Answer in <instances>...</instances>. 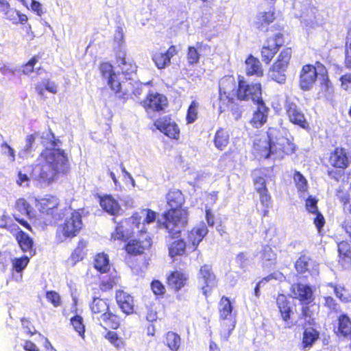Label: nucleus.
Here are the masks:
<instances>
[{"instance_id": "38", "label": "nucleus", "mask_w": 351, "mask_h": 351, "mask_svg": "<svg viewBox=\"0 0 351 351\" xmlns=\"http://www.w3.org/2000/svg\"><path fill=\"white\" fill-rule=\"evenodd\" d=\"M0 12H3L5 18L14 24H16L19 19V11L10 8L9 3L5 0H0Z\"/></svg>"}, {"instance_id": "63", "label": "nucleus", "mask_w": 351, "mask_h": 351, "mask_svg": "<svg viewBox=\"0 0 351 351\" xmlns=\"http://www.w3.org/2000/svg\"><path fill=\"white\" fill-rule=\"evenodd\" d=\"M267 43L270 44V46L274 47L278 51L280 47L284 44L283 35L278 32L274 35V37L269 38Z\"/></svg>"}, {"instance_id": "10", "label": "nucleus", "mask_w": 351, "mask_h": 351, "mask_svg": "<svg viewBox=\"0 0 351 351\" xmlns=\"http://www.w3.org/2000/svg\"><path fill=\"white\" fill-rule=\"evenodd\" d=\"M319 62L316 63V66L306 64L302 66L300 74V87L303 90H311L315 81L320 77Z\"/></svg>"}, {"instance_id": "15", "label": "nucleus", "mask_w": 351, "mask_h": 351, "mask_svg": "<svg viewBox=\"0 0 351 351\" xmlns=\"http://www.w3.org/2000/svg\"><path fill=\"white\" fill-rule=\"evenodd\" d=\"M276 303L282 320L285 322V327L291 328L295 326L296 322L291 319L293 314V306L291 303L284 295H280L276 299Z\"/></svg>"}, {"instance_id": "47", "label": "nucleus", "mask_w": 351, "mask_h": 351, "mask_svg": "<svg viewBox=\"0 0 351 351\" xmlns=\"http://www.w3.org/2000/svg\"><path fill=\"white\" fill-rule=\"evenodd\" d=\"M71 324L73 329L78 333L82 339L85 337V325L84 324L83 317L79 315H75L70 319Z\"/></svg>"}, {"instance_id": "7", "label": "nucleus", "mask_w": 351, "mask_h": 351, "mask_svg": "<svg viewBox=\"0 0 351 351\" xmlns=\"http://www.w3.org/2000/svg\"><path fill=\"white\" fill-rule=\"evenodd\" d=\"M239 100H252L254 104L263 102L262 88L260 82H247L243 77L239 76L237 93Z\"/></svg>"}, {"instance_id": "34", "label": "nucleus", "mask_w": 351, "mask_h": 351, "mask_svg": "<svg viewBox=\"0 0 351 351\" xmlns=\"http://www.w3.org/2000/svg\"><path fill=\"white\" fill-rule=\"evenodd\" d=\"M186 278L184 275L178 271H173L167 278V283L171 288L176 291L180 290L185 285Z\"/></svg>"}, {"instance_id": "13", "label": "nucleus", "mask_w": 351, "mask_h": 351, "mask_svg": "<svg viewBox=\"0 0 351 351\" xmlns=\"http://www.w3.org/2000/svg\"><path fill=\"white\" fill-rule=\"evenodd\" d=\"M291 291L293 298L298 299L302 304H311L314 300L313 288L308 284L294 283L291 285Z\"/></svg>"}, {"instance_id": "14", "label": "nucleus", "mask_w": 351, "mask_h": 351, "mask_svg": "<svg viewBox=\"0 0 351 351\" xmlns=\"http://www.w3.org/2000/svg\"><path fill=\"white\" fill-rule=\"evenodd\" d=\"M285 110L289 121L303 129L308 128V123L301 109L293 102L287 101Z\"/></svg>"}, {"instance_id": "11", "label": "nucleus", "mask_w": 351, "mask_h": 351, "mask_svg": "<svg viewBox=\"0 0 351 351\" xmlns=\"http://www.w3.org/2000/svg\"><path fill=\"white\" fill-rule=\"evenodd\" d=\"M295 268L300 278H308L318 274V265L309 256L301 255L295 263Z\"/></svg>"}, {"instance_id": "36", "label": "nucleus", "mask_w": 351, "mask_h": 351, "mask_svg": "<svg viewBox=\"0 0 351 351\" xmlns=\"http://www.w3.org/2000/svg\"><path fill=\"white\" fill-rule=\"evenodd\" d=\"M220 318L221 319H231L233 306L229 298L223 296L219 304Z\"/></svg>"}, {"instance_id": "46", "label": "nucleus", "mask_w": 351, "mask_h": 351, "mask_svg": "<svg viewBox=\"0 0 351 351\" xmlns=\"http://www.w3.org/2000/svg\"><path fill=\"white\" fill-rule=\"evenodd\" d=\"M152 60L158 69L166 68L171 62L169 56L164 51L156 52L152 56Z\"/></svg>"}, {"instance_id": "4", "label": "nucleus", "mask_w": 351, "mask_h": 351, "mask_svg": "<svg viewBox=\"0 0 351 351\" xmlns=\"http://www.w3.org/2000/svg\"><path fill=\"white\" fill-rule=\"evenodd\" d=\"M117 62L121 70L115 71L109 63H102L100 65V71L104 78L107 80L108 86L112 89L113 86L117 87L118 83L134 80L136 66L131 61H127L124 52L117 53Z\"/></svg>"}, {"instance_id": "17", "label": "nucleus", "mask_w": 351, "mask_h": 351, "mask_svg": "<svg viewBox=\"0 0 351 351\" xmlns=\"http://www.w3.org/2000/svg\"><path fill=\"white\" fill-rule=\"evenodd\" d=\"M208 232V228L204 223L193 228L188 233V249L192 252L197 250V246Z\"/></svg>"}, {"instance_id": "35", "label": "nucleus", "mask_w": 351, "mask_h": 351, "mask_svg": "<svg viewBox=\"0 0 351 351\" xmlns=\"http://www.w3.org/2000/svg\"><path fill=\"white\" fill-rule=\"evenodd\" d=\"M300 318L304 319L305 325L313 326L316 324L315 317V306L311 304H302Z\"/></svg>"}, {"instance_id": "45", "label": "nucleus", "mask_w": 351, "mask_h": 351, "mask_svg": "<svg viewBox=\"0 0 351 351\" xmlns=\"http://www.w3.org/2000/svg\"><path fill=\"white\" fill-rule=\"evenodd\" d=\"M186 244L183 239H178L172 243L169 248V255L171 257L180 256L184 254Z\"/></svg>"}, {"instance_id": "49", "label": "nucleus", "mask_w": 351, "mask_h": 351, "mask_svg": "<svg viewBox=\"0 0 351 351\" xmlns=\"http://www.w3.org/2000/svg\"><path fill=\"white\" fill-rule=\"evenodd\" d=\"M253 180L255 189L258 193L265 192L267 189L266 187V180L265 177L261 173L260 171H254L253 173Z\"/></svg>"}, {"instance_id": "21", "label": "nucleus", "mask_w": 351, "mask_h": 351, "mask_svg": "<svg viewBox=\"0 0 351 351\" xmlns=\"http://www.w3.org/2000/svg\"><path fill=\"white\" fill-rule=\"evenodd\" d=\"M155 125L162 133L171 138L176 139L179 136L178 126L175 122H171L170 119H160L155 123Z\"/></svg>"}, {"instance_id": "42", "label": "nucleus", "mask_w": 351, "mask_h": 351, "mask_svg": "<svg viewBox=\"0 0 351 351\" xmlns=\"http://www.w3.org/2000/svg\"><path fill=\"white\" fill-rule=\"evenodd\" d=\"M165 343L171 350L177 351L181 343L180 335L174 332H168L166 335Z\"/></svg>"}, {"instance_id": "16", "label": "nucleus", "mask_w": 351, "mask_h": 351, "mask_svg": "<svg viewBox=\"0 0 351 351\" xmlns=\"http://www.w3.org/2000/svg\"><path fill=\"white\" fill-rule=\"evenodd\" d=\"M143 84L134 80L131 81H125L118 83V86L111 89L116 94H119V97H123V95L128 93H132L136 97H138L142 93Z\"/></svg>"}, {"instance_id": "50", "label": "nucleus", "mask_w": 351, "mask_h": 351, "mask_svg": "<svg viewBox=\"0 0 351 351\" xmlns=\"http://www.w3.org/2000/svg\"><path fill=\"white\" fill-rule=\"evenodd\" d=\"M0 227L7 229L12 234L18 230L19 226L13 222V219L5 214L0 217Z\"/></svg>"}, {"instance_id": "32", "label": "nucleus", "mask_w": 351, "mask_h": 351, "mask_svg": "<svg viewBox=\"0 0 351 351\" xmlns=\"http://www.w3.org/2000/svg\"><path fill=\"white\" fill-rule=\"evenodd\" d=\"M319 71L320 72L319 80L320 82L322 91L325 93L326 96H330L333 93V87L329 80L327 69L323 64H320Z\"/></svg>"}, {"instance_id": "59", "label": "nucleus", "mask_w": 351, "mask_h": 351, "mask_svg": "<svg viewBox=\"0 0 351 351\" xmlns=\"http://www.w3.org/2000/svg\"><path fill=\"white\" fill-rule=\"evenodd\" d=\"M285 278V276L280 271H275L272 274H270L267 276L262 278L258 284L261 287H263L266 283L269 282L271 280H276L279 281H282Z\"/></svg>"}, {"instance_id": "39", "label": "nucleus", "mask_w": 351, "mask_h": 351, "mask_svg": "<svg viewBox=\"0 0 351 351\" xmlns=\"http://www.w3.org/2000/svg\"><path fill=\"white\" fill-rule=\"evenodd\" d=\"M322 304L328 310V314H338L341 312L340 304L332 296H324Z\"/></svg>"}, {"instance_id": "26", "label": "nucleus", "mask_w": 351, "mask_h": 351, "mask_svg": "<svg viewBox=\"0 0 351 351\" xmlns=\"http://www.w3.org/2000/svg\"><path fill=\"white\" fill-rule=\"evenodd\" d=\"M320 332L313 326L304 327L302 340V349L309 350L319 339Z\"/></svg>"}, {"instance_id": "58", "label": "nucleus", "mask_w": 351, "mask_h": 351, "mask_svg": "<svg viewBox=\"0 0 351 351\" xmlns=\"http://www.w3.org/2000/svg\"><path fill=\"white\" fill-rule=\"evenodd\" d=\"M199 53L195 47L189 46L187 53V60L190 65H194L199 62Z\"/></svg>"}, {"instance_id": "8", "label": "nucleus", "mask_w": 351, "mask_h": 351, "mask_svg": "<svg viewBox=\"0 0 351 351\" xmlns=\"http://www.w3.org/2000/svg\"><path fill=\"white\" fill-rule=\"evenodd\" d=\"M291 53V48L284 49L280 52L277 60L269 70L268 76L270 79L279 84H284L285 82V71L288 67Z\"/></svg>"}, {"instance_id": "61", "label": "nucleus", "mask_w": 351, "mask_h": 351, "mask_svg": "<svg viewBox=\"0 0 351 351\" xmlns=\"http://www.w3.org/2000/svg\"><path fill=\"white\" fill-rule=\"evenodd\" d=\"M15 207L21 214L29 215L31 206L25 199H19L16 201Z\"/></svg>"}, {"instance_id": "54", "label": "nucleus", "mask_w": 351, "mask_h": 351, "mask_svg": "<svg viewBox=\"0 0 351 351\" xmlns=\"http://www.w3.org/2000/svg\"><path fill=\"white\" fill-rule=\"evenodd\" d=\"M277 51L276 48L272 47L269 43H267L261 50L262 60L269 63Z\"/></svg>"}, {"instance_id": "62", "label": "nucleus", "mask_w": 351, "mask_h": 351, "mask_svg": "<svg viewBox=\"0 0 351 351\" xmlns=\"http://www.w3.org/2000/svg\"><path fill=\"white\" fill-rule=\"evenodd\" d=\"M305 207L308 213L311 214L317 213L319 211L317 207V199L311 195L308 196L306 199Z\"/></svg>"}, {"instance_id": "12", "label": "nucleus", "mask_w": 351, "mask_h": 351, "mask_svg": "<svg viewBox=\"0 0 351 351\" xmlns=\"http://www.w3.org/2000/svg\"><path fill=\"white\" fill-rule=\"evenodd\" d=\"M199 283L202 285L203 294L207 297L211 290L216 287L217 280L211 266L204 265L201 267L199 274Z\"/></svg>"}, {"instance_id": "31", "label": "nucleus", "mask_w": 351, "mask_h": 351, "mask_svg": "<svg viewBox=\"0 0 351 351\" xmlns=\"http://www.w3.org/2000/svg\"><path fill=\"white\" fill-rule=\"evenodd\" d=\"M246 73L247 75H256L257 77L263 76V70L262 64L258 59L250 55L245 60Z\"/></svg>"}, {"instance_id": "57", "label": "nucleus", "mask_w": 351, "mask_h": 351, "mask_svg": "<svg viewBox=\"0 0 351 351\" xmlns=\"http://www.w3.org/2000/svg\"><path fill=\"white\" fill-rule=\"evenodd\" d=\"M142 217L145 216V218L143 219V223L142 225V228L141 229H143V233H145L146 230H144V225L145 223L149 224L152 222H154L156 220V213L154 211H152L151 210H143L141 214H139Z\"/></svg>"}, {"instance_id": "37", "label": "nucleus", "mask_w": 351, "mask_h": 351, "mask_svg": "<svg viewBox=\"0 0 351 351\" xmlns=\"http://www.w3.org/2000/svg\"><path fill=\"white\" fill-rule=\"evenodd\" d=\"M274 19L275 13L274 11L261 12L259 14L257 21L256 22V27L262 31H268L267 28H265L272 23Z\"/></svg>"}, {"instance_id": "55", "label": "nucleus", "mask_w": 351, "mask_h": 351, "mask_svg": "<svg viewBox=\"0 0 351 351\" xmlns=\"http://www.w3.org/2000/svg\"><path fill=\"white\" fill-rule=\"evenodd\" d=\"M43 136V133L42 134L35 133V134L27 136V138H26V144H25L23 151L26 154L30 153L32 150L33 145L36 141H38L41 143V136Z\"/></svg>"}, {"instance_id": "27", "label": "nucleus", "mask_w": 351, "mask_h": 351, "mask_svg": "<svg viewBox=\"0 0 351 351\" xmlns=\"http://www.w3.org/2000/svg\"><path fill=\"white\" fill-rule=\"evenodd\" d=\"M257 109L253 114V117L250 120L251 125L256 128L263 126L267 120L269 108L265 106L264 101L255 104Z\"/></svg>"}, {"instance_id": "23", "label": "nucleus", "mask_w": 351, "mask_h": 351, "mask_svg": "<svg viewBox=\"0 0 351 351\" xmlns=\"http://www.w3.org/2000/svg\"><path fill=\"white\" fill-rule=\"evenodd\" d=\"M329 162L335 168H347L349 165V159L346 150L344 148L336 147L330 154Z\"/></svg>"}, {"instance_id": "29", "label": "nucleus", "mask_w": 351, "mask_h": 351, "mask_svg": "<svg viewBox=\"0 0 351 351\" xmlns=\"http://www.w3.org/2000/svg\"><path fill=\"white\" fill-rule=\"evenodd\" d=\"M58 204L59 199L56 196L47 195L39 200L38 206L41 213L53 215V209L57 208Z\"/></svg>"}, {"instance_id": "18", "label": "nucleus", "mask_w": 351, "mask_h": 351, "mask_svg": "<svg viewBox=\"0 0 351 351\" xmlns=\"http://www.w3.org/2000/svg\"><path fill=\"white\" fill-rule=\"evenodd\" d=\"M143 105L147 110L162 111L167 106V97L160 93H149L147 99L143 101Z\"/></svg>"}, {"instance_id": "64", "label": "nucleus", "mask_w": 351, "mask_h": 351, "mask_svg": "<svg viewBox=\"0 0 351 351\" xmlns=\"http://www.w3.org/2000/svg\"><path fill=\"white\" fill-rule=\"evenodd\" d=\"M46 298L55 307H58L60 305V296L57 292L48 291L46 293Z\"/></svg>"}, {"instance_id": "2", "label": "nucleus", "mask_w": 351, "mask_h": 351, "mask_svg": "<svg viewBox=\"0 0 351 351\" xmlns=\"http://www.w3.org/2000/svg\"><path fill=\"white\" fill-rule=\"evenodd\" d=\"M166 198L170 209L162 215L163 221L158 219L157 222L160 228L167 231L169 237L178 238L188 222V212L182 208L184 197L180 190L176 189L170 191Z\"/></svg>"}, {"instance_id": "43", "label": "nucleus", "mask_w": 351, "mask_h": 351, "mask_svg": "<svg viewBox=\"0 0 351 351\" xmlns=\"http://www.w3.org/2000/svg\"><path fill=\"white\" fill-rule=\"evenodd\" d=\"M328 286L332 287L335 296L343 303H348L351 302V296L348 293L344 287L330 282Z\"/></svg>"}, {"instance_id": "40", "label": "nucleus", "mask_w": 351, "mask_h": 351, "mask_svg": "<svg viewBox=\"0 0 351 351\" xmlns=\"http://www.w3.org/2000/svg\"><path fill=\"white\" fill-rule=\"evenodd\" d=\"M229 143L228 132L222 128L219 129L214 138L215 146L219 150H223Z\"/></svg>"}, {"instance_id": "28", "label": "nucleus", "mask_w": 351, "mask_h": 351, "mask_svg": "<svg viewBox=\"0 0 351 351\" xmlns=\"http://www.w3.org/2000/svg\"><path fill=\"white\" fill-rule=\"evenodd\" d=\"M117 302L121 311L126 315L134 313L133 297L123 291H118L116 293Z\"/></svg>"}, {"instance_id": "19", "label": "nucleus", "mask_w": 351, "mask_h": 351, "mask_svg": "<svg viewBox=\"0 0 351 351\" xmlns=\"http://www.w3.org/2000/svg\"><path fill=\"white\" fill-rule=\"evenodd\" d=\"M259 254L261 266L264 270L271 271L276 267L277 256L269 245H263Z\"/></svg>"}, {"instance_id": "48", "label": "nucleus", "mask_w": 351, "mask_h": 351, "mask_svg": "<svg viewBox=\"0 0 351 351\" xmlns=\"http://www.w3.org/2000/svg\"><path fill=\"white\" fill-rule=\"evenodd\" d=\"M100 317L106 325L112 329H117L119 326V317L110 312V310L107 313L101 315Z\"/></svg>"}, {"instance_id": "20", "label": "nucleus", "mask_w": 351, "mask_h": 351, "mask_svg": "<svg viewBox=\"0 0 351 351\" xmlns=\"http://www.w3.org/2000/svg\"><path fill=\"white\" fill-rule=\"evenodd\" d=\"M12 234L15 237L19 245L24 252L29 253L30 256L35 254L34 241L28 234L23 231L19 226L18 230H16Z\"/></svg>"}, {"instance_id": "1", "label": "nucleus", "mask_w": 351, "mask_h": 351, "mask_svg": "<svg viewBox=\"0 0 351 351\" xmlns=\"http://www.w3.org/2000/svg\"><path fill=\"white\" fill-rule=\"evenodd\" d=\"M41 144L45 147L40 154L43 161L32 167L31 178L45 187L56 180L60 175L66 174L70 164L67 154L60 148L61 141L51 130L43 132Z\"/></svg>"}, {"instance_id": "25", "label": "nucleus", "mask_w": 351, "mask_h": 351, "mask_svg": "<svg viewBox=\"0 0 351 351\" xmlns=\"http://www.w3.org/2000/svg\"><path fill=\"white\" fill-rule=\"evenodd\" d=\"M152 245L151 239L146 237L143 240L132 239L125 245L126 252L132 255H138Z\"/></svg>"}, {"instance_id": "33", "label": "nucleus", "mask_w": 351, "mask_h": 351, "mask_svg": "<svg viewBox=\"0 0 351 351\" xmlns=\"http://www.w3.org/2000/svg\"><path fill=\"white\" fill-rule=\"evenodd\" d=\"M90 308L93 314H101L107 313L109 311V304L106 300L102 299L100 296L94 295L90 304Z\"/></svg>"}, {"instance_id": "51", "label": "nucleus", "mask_w": 351, "mask_h": 351, "mask_svg": "<svg viewBox=\"0 0 351 351\" xmlns=\"http://www.w3.org/2000/svg\"><path fill=\"white\" fill-rule=\"evenodd\" d=\"M86 247V242L84 240H80L78 243L77 247L74 250V252L71 256V258L75 262H78L82 260L86 253L84 249Z\"/></svg>"}, {"instance_id": "52", "label": "nucleus", "mask_w": 351, "mask_h": 351, "mask_svg": "<svg viewBox=\"0 0 351 351\" xmlns=\"http://www.w3.org/2000/svg\"><path fill=\"white\" fill-rule=\"evenodd\" d=\"M29 261V257L24 255L21 258H15L12 261V270L14 271H23Z\"/></svg>"}, {"instance_id": "6", "label": "nucleus", "mask_w": 351, "mask_h": 351, "mask_svg": "<svg viewBox=\"0 0 351 351\" xmlns=\"http://www.w3.org/2000/svg\"><path fill=\"white\" fill-rule=\"evenodd\" d=\"M142 217L139 213L134 214L131 217L119 223L111 238L114 240L127 241L136 232L143 233V229H140Z\"/></svg>"}, {"instance_id": "53", "label": "nucleus", "mask_w": 351, "mask_h": 351, "mask_svg": "<svg viewBox=\"0 0 351 351\" xmlns=\"http://www.w3.org/2000/svg\"><path fill=\"white\" fill-rule=\"evenodd\" d=\"M293 180L299 191L304 192L307 191V180L300 171H295L293 175Z\"/></svg>"}, {"instance_id": "41", "label": "nucleus", "mask_w": 351, "mask_h": 351, "mask_svg": "<svg viewBox=\"0 0 351 351\" xmlns=\"http://www.w3.org/2000/svg\"><path fill=\"white\" fill-rule=\"evenodd\" d=\"M94 267L101 273H106L110 269L109 258L104 253L98 254L95 258Z\"/></svg>"}, {"instance_id": "60", "label": "nucleus", "mask_w": 351, "mask_h": 351, "mask_svg": "<svg viewBox=\"0 0 351 351\" xmlns=\"http://www.w3.org/2000/svg\"><path fill=\"white\" fill-rule=\"evenodd\" d=\"M151 289L156 296H162L165 293L164 285L158 280H154L151 282Z\"/></svg>"}, {"instance_id": "44", "label": "nucleus", "mask_w": 351, "mask_h": 351, "mask_svg": "<svg viewBox=\"0 0 351 351\" xmlns=\"http://www.w3.org/2000/svg\"><path fill=\"white\" fill-rule=\"evenodd\" d=\"M46 90L49 93L55 94L57 93V85L54 82L50 81L49 80H45L36 86V90L38 94L44 97V90Z\"/></svg>"}, {"instance_id": "30", "label": "nucleus", "mask_w": 351, "mask_h": 351, "mask_svg": "<svg viewBox=\"0 0 351 351\" xmlns=\"http://www.w3.org/2000/svg\"><path fill=\"white\" fill-rule=\"evenodd\" d=\"M338 252L339 262H341L344 267L351 266V245L346 241H343L338 244Z\"/></svg>"}, {"instance_id": "56", "label": "nucleus", "mask_w": 351, "mask_h": 351, "mask_svg": "<svg viewBox=\"0 0 351 351\" xmlns=\"http://www.w3.org/2000/svg\"><path fill=\"white\" fill-rule=\"evenodd\" d=\"M198 104L192 101L189 105L186 113V121L188 123H193L197 119Z\"/></svg>"}, {"instance_id": "3", "label": "nucleus", "mask_w": 351, "mask_h": 351, "mask_svg": "<svg viewBox=\"0 0 351 351\" xmlns=\"http://www.w3.org/2000/svg\"><path fill=\"white\" fill-rule=\"evenodd\" d=\"M266 139L261 142L259 150L261 156L266 159L273 156L282 157V154H292L295 150V146L288 138L289 132L281 127H270L267 132Z\"/></svg>"}, {"instance_id": "24", "label": "nucleus", "mask_w": 351, "mask_h": 351, "mask_svg": "<svg viewBox=\"0 0 351 351\" xmlns=\"http://www.w3.org/2000/svg\"><path fill=\"white\" fill-rule=\"evenodd\" d=\"M99 204L105 212L112 216L119 215L122 210L118 201L111 195H105L99 197Z\"/></svg>"}, {"instance_id": "9", "label": "nucleus", "mask_w": 351, "mask_h": 351, "mask_svg": "<svg viewBox=\"0 0 351 351\" xmlns=\"http://www.w3.org/2000/svg\"><path fill=\"white\" fill-rule=\"evenodd\" d=\"M82 220L80 210H73L70 216L67 217L63 224L58 228V232H62L63 239L60 238L61 241L68 238L75 237L82 228Z\"/></svg>"}, {"instance_id": "5", "label": "nucleus", "mask_w": 351, "mask_h": 351, "mask_svg": "<svg viewBox=\"0 0 351 351\" xmlns=\"http://www.w3.org/2000/svg\"><path fill=\"white\" fill-rule=\"evenodd\" d=\"M293 6L295 16L306 28H315L321 24L316 16L317 9L311 6L309 0H294Z\"/></svg>"}, {"instance_id": "22", "label": "nucleus", "mask_w": 351, "mask_h": 351, "mask_svg": "<svg viewBox=\"0 0 351 351\" xmlns=\"http://www.w3.org/2000/svg\"><path fill=\"white\" fill-rule=\"evenodd\" d=\"M334 331L338 337H351V318L346 313H341L337 319Z\"/></svg>"}]
</instances>
